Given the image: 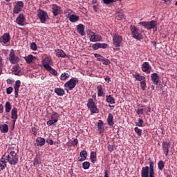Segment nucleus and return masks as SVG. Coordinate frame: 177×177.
Instances as JSON below:
<instances>
[{
  "mask_svg": "<svg viewBox=\"0 0 177 177\" xmlns=\"http://www.w3.org/2000/svg\"><path fill=\"white\" fill-rule=\"evenodd\" d=\"M96 106V104L94 102L93 99L89 98L87 101V107L88 109L91 107H94Z\"/></svg>",
  "mask_w": 177,
  "mask_h": 177,
  "instance_id": "nucleus-34",
  "label": "nucleus"
},
{
  "mask_svg": "<svg viewBox=\"0 0 177 177\" xmlns=\"http://www.w3.org/2000/svg\"><path fill=\"white\" fill-rule=\"evenodd\" d=\"M93 10H95V12H97V10H99V6H97V5H94L93 6Z\"/></svg>",
  "mask_w": 177,
  "mask_h": 177,
  "instance_id": "nucleus-62",
  "label": "nucleus"
},
{
  "mask_svg": "<svg viewBox=\"0 0 177 177\" xmlns=\"http://www.w3.org/2000/svg\"><path fill=\"white\" fill-rule=\"evenodd\" d=\"M78 82V78L72 77L70 80L64 84V86L65 88V91H66L67 92H68V91H73L75 88Z\"/></svg>",
  "mask_w": 177,
  "mask_h": 177,
  "instance_id": "nucleus-3",
  "label": "nucleus"
},
{
  "mask_svg": "<svg viewBox=\"0 0 177 177\" xmlns=\"http://www.w3.org/2000/svg\"><path fill=\"white\" fill-rule=\"evenodd\" d=\"M24 59L26 60L27 64H31L37 57L32 55H28V56L24 57Z\"/></svg>",
  "mask_w": 177,
  "mask_h": 177,
  "instance_id": "nucleus-20",
  "label": "nucleus"
},
{
  "mask_svg": "<svg viewBox=\"0 0 177 177\" xmlns=\"http://www.w3.org/2000/svg\"><path fill=\"white\" fill-rule=\"evenodd\" d=\"M0 131L2 133H7L9 131V127L6 124H1L0 125Z\"/></svg>",
  "mask_w": 177,
  "mask_h": 177,
  "instance_id": "nucleus-28",
  "label": "nucleus"
},
{
  "mask_svg": "<svg viewBox=\"0 0 177 177\" xmlns=\"http://www.w3.org/2000/svg\"><path fill=\"white\" fill-rule=\"evenodd\" d=\"M92 48L94 50H97V49H100L99 43H95L93 44Z\"/></svg>",
  "mask_w": 177,
  "mask_h": 177,
  "instance_id": "nucleus-52",
  "label": "nucleus"
},
{
  "mask_svg": "<svg viewBox=\"0 0 177 177\" xmlns=\"http://www.w3.org/2000/svg\"><path fill=\"white\" fill-rule=\"evenodd\" d=\"M37 17L39 19L41 23H46L48 19V13L41 9L37 10Z\"/></svg>",
  "mask_w": 177,
  "mask_h": 177,
  "instance_id": "nucleus-5",
  "label": "nucleus"
},
{
  "mask_svg": "<svg viewBox=\"0 0 177 177\" xmlns=\"http://www.w3.org/2000/svg\"><path fill=\"white\" fill-rule=\"evenodd\" d=\"M11 118L12 120L13 127H15V124H16V121L17 120V118H18L17 108L16 107L12 108L11 111Z\"/></svg>",
  "mask_w": 177,
  "mask_h": 177,
  "instance_id": "nucleus-13",
  "label": "nucleus"
},
{
  "mask_svg": "<svg viewBox=\"0 0 177 177\" xmlns=\"http://www.w3.org/2000/svg\"><path fill=\"white\" fill-rule=\"evenodd\" d=\"M9 60L11 64H17V63H19L20 60L19 57L16 56V54L15 53V50L13 49H11L10 51Z\"/></svg>",
  "mask_w": 177,
  "mask_h": 177,
  "instance_id": "nucleus-6",
  "label": "nucleus"
},
{
  "mask_svg": "<svg viewBox=\"0 0 177 177\" xmlns=\"http://www.w3.org/2000/svg\"><path fill=\"white\" fill-rule=\"evenodd\" d=\"M141 68H142V71H143V73H146V74H150L151 71V66L149 62H144L142 64Z\"/></svg>",
  "mask_w": 177,
  "mask_h": 177,
  "instance_id": "nucleus-11",
  "label": "nucleus"
},
{
  "mask_svg": "<svg viewBox=\"0 0 177 177\" xmlns=\"http://www.w3.org/2000/svg\"><path fill=\"white\" fill-rule=\"evenodd\" d=\"M100 49H106L108 45L106 43H99Z\"/></svg>",
  "mask_w": 177,
  "mask_h": 177,
  "instance_id": "nucleus-50",
  "label": "nucleus"
},
{
  "mask_svg": "<svg viewBox=\"0 0 177 177\" xmlns=\"http://www.w3.org/2000/svg\"><path fill=\"white\" fill-rule=\"evenodd\" d=\"M107 122L110 127H113V125H114V116H113V114H109L107 118Z\"/></svg>",
  "mask_w": 177,
  "mask_h": 177,
  "instance_id": "nucleus-26",
  "label": "nucleus"
},
{
  "mask_svg": "<svg viewBox=\"0 0 177 177\" xmlns=\"http://www.w3.org/2000/svg\"><path fill=\"white\" fill-rule=\"evenodd\" d=\"M57 56L58 57H66V53H64V51H63V50H59L57 53Z\"/></svg>",
  "mask_w": 177,
  "mask_h": 177,
  "instance_id": "nucleus-43",
  "label": "nucleus"
},
{
  "mask_svg": "<svg viewBox=\"0 0 177 177\" xmlns=\"http://www.w3.org/2000/svg\"><path fill=\"white\" fill-rule=\"evenodd\" d=\"M106 103H109L110 104H115V100L114 99V97L111 95H106Z\"/></svg>",
  "mask_w": 177,
  "mask_h": 177,
  "instance_id": "nucleus-23",
  "label": "nucleus"
},
{
  "mask_svg": "<svg viewBox=\"0 0 177 177\" xmlns=\"http://www.w3.org/2000/svg\"><path fill=\"white\" fill-rule=\"evenodd\" d=\"M115 0H103L104 3L105 5H109V3H113V2H115Z\"/></svg>",
  "mask_w": 177,
  "mask_h": 177,
  "instance_id": "nucleus-56",
  "label": "nucleus"
},
{
  "mask_svg": "<svg viewBox=\"0 0 177 177\" xmlns=\"http://www.w3.org/2000/svg\"><path fill=\"white\" fill-rule=\"evenodd\" d=\"M43 67H44L45 70L49 68L50 67V64H52V59L49 57H46L42 61Z\"/></svg>",
  "mask_w": 177,
  "mask_h": 177,
  "instance_id": "nucleus-16",
  "label": "nucleus"
},
{
  "mask_svg": "<svg viewBox=\"0 0 177 177\" xmlns=\"http://www.w3.org/2000/svg\"><path fill=\"white\" fill-rule=\"evenodd\" d=\"M151 80L153 85H158V81H160V76L157 73H153L151 75Z\"/></svg>",
  "mask_w": 177,
  "mask_h": 177,
  "instance_id": "nucleus-15",
  "label": "nucleus"
},
{
  "mask_svg": "<svg viewBox=\"0 0 177 177\" xmlns=\"http://www.w3.org/2000/svg\"><path fill=\"white\" fill-rule=\"evenodd\" d=\"M139 24L140 26H142L146 30H153L156 26H158V23L156 20H152L151 21H140Z\"/></svg>",
  "mask_w": 177,
  "mask_h": 177,
  "instance_id": "nucleus-4",
  "label": "nucleus"
},
{
  "mask_svg": "<svg viewBox=\"0 0 177 177\" xmlns=\"http://www.w3.org/2000/svg\"><path fill=\"white\" fill-rule=\"evenodd\" d=\"M47 71L49 72L50 74H52V75H54L55 77H57V71L53 69L51 66L46 69Z\"/></svg>",
  "mask_w": 177,
  "mask_h": 177,
  "instance_id": "nucleus-33",
  "label": "nucleus"
},
{
  "mask_svg": "<svg viewBox=\"0 0 177 177\" xmlns=\"http://www.w3.org/2000/svg\"><path fill=\"white\" fill-rule=\"evenodd\" d=\"M124 14L122 13V11L120 10V12L116 13V17L118 18V19H124Z\"/></svg>",
  "mask_w": 177,
  "mask_h": 177,
  "instance_id": "nucleus-48",
  "label": "nucleus"
},
{
  "mask_svg": "<svg viewBox=\"0 0 177 177\" xmlns=\"http://www.w3.org/2000/svg\"><path fill=\"white\" fill-rule=\"evenodd\" d=\"M162 147L164 153L165 154V156H168V153H169V147H171V142L169 141V139L165 140L162 144Z\"/></svg>",
  "mask_w": 177,
  "mask_h": 177,
  "instance_id": "nucleus-8",
  "label": "nucleus"
},
{
  "mask_svg": "<svg viewBox=\"0 0 177 177\" xmlns=\"http://www.w3.org/2000/svg\"><path fill=\"white\" fill-rule=\"evenodd\" d=\"M94 57L97 59L98 62H104V57L100 55V54H94Z\"/></svg>",
  "mask_w": 177,
  "mask_h": 177,
  "instance_id": "nucleus-40",
  "label": "nucleus"
},
{
  "mask_svg": "<svg viewBox=\"0 0 177 177\" xmlns=\"http://www.w3.org/2000/svg\"><path fill=\"white\" fill-rule=\"evenodd\" d=\"M133 78H135L137 81H145L146 80V77L145 76L140 75L139 73H136L134 75H133Z\"/></svg>",
  "mask_w": 177,
  "mask_h": 177,
  "instance_id": "nucleus-27",
  "label": "nucleus"
},
{
  "mask_svg": "<svg viewBox=\"0 0 177 177\" xmlns=\"http://www.w3.org/2000/svg\"><path fill=\"white\" fill-rule=\"evenodd\" d=\"M4 157L10 165H16V164L19 162V157L15 151H10L8 154L7 156L5 155Z\"/></svg>",
  "mask_w": 177,
  "mask_h": 177,
  "instance_id": "nucleus-1",
  "label": "nucleus"
},
{
  "mask_svg": "<svg viewBox=\"0 0 177 177\" xmlns=\"http://www.w3.org/2000/svg\"><path fill=\"white\" fill-rule=\"evenodd\" d=\"M69 20L71 23H77L80 20V17L75 15H71L69 17Z\"/></svg>",
  "mask_w": 177,
  "mask_h": 177,
  "instance_id": "nucleus-29",
  "label": "nucleus"
},
{
  "mask_svg": "<svg viewBox=\"0 0 177 177\" xmlns=\"http://www.w3.org/2000/svg\"><path fill=\"white\" fill-rule=\"evenodd\" d=\"M97 128L100 133H102L103 132V121L99 120L97 123Z\"/></svg>",
  "mask_w": 177,
  "mask_h": 177,
  "instance_id": "nucleus-38",
  "label": "nucleus"
},
{
  "mask_svg": "<svg viewBox=\"0 0 177 177\" xmlns=\"http://www.w3.org/2000/svg\"><path fill=\"white\" fill-rule=\"evenodd\" d=\"M136 127H145V121L142 118L138 119V122L136 123Z\"/></svg>",
  "mask_w": 177,
  "mask_h": 177,
  "instance_id": "nucleus-42",
  "label": "nucleus"
},
{
  "mask_svg": "<svg viewBox=\"0 0 177 177\" xmlns=\"http://www.w3.org/2000/svg\"><path fill=\"white\" fill-rule=\"evenodd\" d=\"M108 151L111 153V151H114V145H108Z\"/></svg>",
  "mask_w": 177,
  "mask_h": 177,
  "instance_id": "nucleus-55",
  "label": "nucleus"
},
{
  "mask_svg": "<svg viewBox=\"0 0 177 177\" xmlns=\"http://www.w3.org/2000/svg\"><path fill=\"white\" fill-rule=\"evenodd\" d=\"M26 20V17L23 13L19 14V15L16 19V23L19 24V26H24V21Z\"/></svg>",
  "mask_w": 177,
  "mask_h": 177,
  "instance_id": "nucleus-14",
  "label": "nucleus"
},
{
  "mask_svg": "<svg viewBox=\"0 0 177 177\" xmlns=\"http://www.w3.org/2000/svg\"><path fill=\"white\" fill-rule=\"evenodd\" d=\"M46 142L48 145H50V146H52V145H53V140L52 139L48 138L46 140Z\"/></svg>",
  "mask_w": 177,
  "mask_h": 177,
  "instance_id": "nucleus-60",
  "label": "nucleus"
},
{
  "mask_svg": "<svg viewBox=\"0 0 177 177\" xmlns=\"http://www.w3.org/2000/svg\"><path fill=\"white\" fill-rule=\"evenodd\" d=\"M10 110H12V104H10V102H6L5 104L6 113H9Z\"/></svg>",
  "mask_w": 177,
  "mask_h": 177,
  "instance_id": "nucleus-36",
  "label": "nucleus"
},
{
  "mask_svg": "<svg viewBox=\"0 0 177 177\" xmlns=\"http://www.w3.org/2000/svg\"><path fill=\"white\" fill-rule=\"evenodd\" d=\"M3 113V105L2 104H0V114Z\"/></svg>",
  "mask_w": 177,
  "mask_h": 177,
  "instance_id": "nucleus-63",
  "label": "nucleus"
},
{
  "mask_svg": "<svg viewBox=\"0 0 177 177\" xmlns=\"http://www.w3.org/2000/svg\"><path fill=\"white\" fill-rule=\"evenodd\" d=\"M57 121H59V120H55L51 118V120L47 121L46 124L47 125H50V127H52V125H55V124H56Z\"/></svg>",
  "mask_w": 177,
  "mask_h": 177,
  "instance_id": "nucleus-45",
  "label": "nucleus"
},
{
  "mask_svg": "<svg viewBox=\"0 0 177 177\" xmlns=\"http://www.w3.org/2000/svg\"><path fill=\"white\" fill-rule=\"evenodd\" d=\"M136 113L138 115H140V114H143V109H138L137 111H136Z\"/></svg>",
  "mask_w": 177,
  "mask_h": 177,
  "instance_id": "nucleus-59",
  "label": "nucleus"
},
{
  "mask_svg": "<svg viewBox=\"0 0 177 177\" xmlns=\"http://www.w3.org/2000/svg\"><path fill=\"white\" fill-rule=\"evenodd\" d=\"M20 85H21V82H20V80H17L15 82V85L14 86L15 97H19V91L20 89Z\"/></svg>",
  "mask_w": 177,
  "mask_h": 177,
  "instance_id": "nucleus-17",
  "label": "nucleus"
},
{
  "mask_svg": "<svg viewBox=\"0 0 177 177\" xmlns=\"http://www.w3.org/2000/svg\"><path fill=\"white\" fill-rule=\"evenodd\" d=\"M88 109H90L91 114H96L99 113V109H97V106H96V105L95 106H91L90 108H88Z\"/></svg>",
  "mask_w": 177,
  "mask_h": 177,
  "instance_id": "nucleus-37",
  "label": "nucleus"
},
{
  "mask_svg": "<svg viewBox=\"0 0 177 177\" xmlns=\"http://www.w3.org/2000/svg\"><path fill=\"white\" fill-rule=\"evenodd\" d=\"M32 134H33L35 136H36V135H37V128L32 127Z\"/></svg>",
  "mask_w": 177,
  "mask_h": 177,
  "instance_id": "nucleus-61",
  "label": "nucleus"
},
{
  "mask_svg": "<svg viewBox=\"0 0 177 177\" xmlns=\"http://www.w3.org/2000/svg\"><path fill=\"white\" fill-rule=\"evenodd\" d=\"M89 167H91V163L89 162L86 161L82 163L83 169H89Z\"/></svg>",
  "mask_w": 177,
  "mask_h": 177,
  "instance_id": "nucleus-44",
  "label": "nucleus"
},
{
  "mask_svg": "<svg viewBox=\"0 0 177 177\" xmlns=\"http://www.w3.org/2000/svg\"><path fill=\"white\" fill-rule=\"evenodd\" d=\"M6 81H7V84H8L9 85L13 84V80L10 79H8Z\"/></svg>",
  "mask_w": 177,
  "mask_h": 177,
  "instance_id": "nucleus-64",
  "label": "nucleus"
},
{
  "mask_svg": "<svg viewBox=\"0 0 177 177\" xmlns=\"http://www.w3.org/2000/svg\"><path fill=\"white\" fill-rule=\"evenodd\" d=\"M77 30L80 35H85V26L83 24H80L77 25Z\"/></svg>",
  "mask_w": 177,
  "mask_h": 177,
  "instance_id": "nucleus-21",
  "label": "nucleus"
},
{
  "mask_svg": "<svg viewBox=\"0 0 177 177\" xmlns=\"http://www.w3.org/2000/svg\"><path fill=\"white\" fill-rule=\"evenodd\" d=\"M52 10L54 16H57V15H62V13H63V10H62V7L56 4L52 5Z\"/></svg>",
  "mask_w": 177,
  "mask_h": 177,
  "instance_id": "nucleus-10",
  "label": "nucleus"
},
{
  "mask_svg": "<svg viewBox=\"0 0 177 177\" xmlns=\"http://www.w3.org/2000/svg\"><path fill=\"white\" fill-rule=\"evenodd\" d=\"M90 158H91V162L95 164V162H96V158H97L96 152L92 151L90 155Z\"/></svg>",
  "mask_w": 177,
  "mask_h": 177,
  "instance_id": "nucleus-35",
  "label": "nucleus"
},
{
  "mask_svg": "<svg viewBox=\"0 0 177 177\" xmlns=\"http://www.w3.org/2000/svg\"><path fill=\"white\" fill-rule=\"evenodd\" d=\"M10 41V35L9 33H4L1 37H0V43L6 44L8 42Z\"/></svg>",
  "mask_w": 177,
  "mask_h": 177,
  "instance_id": "nucleus-12",
  "label": "nucleus"
},
{
  "mask_svg": "<svg viewBox=\"0 0 177 177\" xmlns=\"http://www.w3.org/2000/svg\"><path fill=\"white\" fill-rule=\"evenodd\" d=\"M80 156L81 158H78V161L82 162V161H85L86 160V157H88V152L86 150H82L80 153Z\"/></svg>",
  "mask_w": 177,
  "mask_h": 177,
  "instance_id": "nucleus-18",
  "label": "nucleus"
},
{
  "mask_svg": "<svg viewBox=\"0 0 177 177\" xmlns=\"http://www.w3.org/2000/svg\"><path fill=\"white\" fill-rule=\"evenodd\" d=\"M51 119L53 120H59V117H60V115H59V113H57V112H52L51 113Z\"/></svg>",
  "mask_w": 177,
  "mask_h": 177,
  "instance_id": "nucleus-41",
  "label": "nucleus"
},
{
  "mask_svg": "<svg viewBox=\"0 0 177 177\" xmlns=\"http://www.w3.org/2000/svg\"><path fill=\"white\" fill-rule=\"evenodd\" d=\"M12 73L15 75H20V73H21V70H20V66L15 65L12 68Z\"/></svg>",
  "mask_w": 177,
  "mask_h": 177,
  "instance_id": "nucleus-24",
  "label": "nucleus"
},
{
  "mask_svg": "<svg viewBox=\"0 0 177 177\" xmlns=\"http://www.w3.org/2000/svg\"><path fill=\"white\" fill-rule=\"evenodd\" d=\"M39 160H41V158L37 155L34 160L33 165H39V164H41V161H39Z\"/></svg>",
  "mask_w": 177,
  "mask_h": 177,
  "instance_id": "nucleus-46",
  "label": "nucleus"
},
{
  "mask_svg": "<svg viewBox=\"0 0 177 177\" xmlns=\"http://www.w3.org/2000/svg\"><path fill=\"white\" fill-rule=\"evenodd\" d=\"M134 131L138 136H142V129H139V127H135Z\"/></svg>",
  "mask_w": 177,
  "mask_h": 177,
  "instance_id": "nucleus-49",
  "label": "nucleus"
},
{
  "mask_svg": "<svg viewBox=\"0 0 177 177\" xmlns=\"http://www.w3.org/2000/svg\"><path fill=\"white\" fill-rule=\"evenodd\" d=\"M36 142H37V146H44L45 145V138L39 137L36 139Z\"/></svg>",
  "mask_w": 177,
  "mask_h": 177,
  "instance_id": "nucleus-32",
  "label": "nucleus"
},
{
  "mask_svg": "<svg viewBox=\"0 0 177 177\" xmlns=\"http://www.w3.org/2000/svg\"><path fill=\"white\" fill-rule=\"evenodd\" d=\"M6 159L5 158V155H3L0 159V168L2 171L6 168Z\"/></svg>",
  "mask_w": 177,
  "mask_h": 177,
  "instance_id": "nucleus-22",
  "label": "nucleus"
},
{
  "mask_svg": "<svg viewBox=\"0 0 177 177\" xmlns=\"http://www.w3.org/2000/svg\"><path fill=\"white\" fill-rule=\"evenodd\" d=\"M110 63H111V62H110V59L104 58L103 61V64H104L105 66H109Z\"/></svg>",
  "mask_w": 177,
  "mask_h": 177,
  "instance_id": "nucleus-53",
  "label": "nucleus"
},
{
  "mask_svg": "<svg viewBox=\"0 0 177 177\" xmlns=\"http://www.w3.org/2000/svg\"><path fill=\"white\" fill-rule=\"evenodd\" d=\"M77 145H78V139L75 138L74 139L72 142H71V145L72 146H77Z\"/></svg>",
  "mask_w": 177,
  "mask_h": 177,
  "instance_id": "nucleus-57",
  "label": "nucleus"
},
{
  "mask_svg": "<svg viewBox=\"0 0 177 177\" xmlns=\"http://www.w3.org/2000/svg\"><path fill=\"white\" fill-rule=\"evenodd\" d=\"M102 41V37L100 35H95V33L90 37L91 42H100Z\"/></svg>",
  "mask_w": 177,
  "mask_h": 177,
  "instance_id": "nucleus-19",
  "label": "nucleus"
},
{
  "mask_svg": "<svg viewBox=\"0 0 177 177\" xmlns=\"http://www.w3.org/2000/svg\"><path fill=\"white\" fill-rule=\"evenodd\" d=\"M140 87L142 89V91H146V80H142V82H140Z\"/></svg>",
  "mask_w": 177,
  "mask_h": 177,
  "instance_id": "nucleus-47",
  "label": "nucleus"
},
{
  "mask_svg": "<svg viewBox=\"0 0 177 177\" xmlns=\"http://www.w3.org/2000/svg\"><path fill=\"white\" fill-rule=\"evenodd\" d=\"M67 78H70V73H68V72L62 73V75L59 77L61 81H66L67 80Z\"/></svg>",
  "mask_w": 177,
  "mask_h": 177,
  "instance_id": "nucleus-31",
  "label": "nucleus"
},
{
  "mask_svg": "<svg viewBox=\"0 0 177 177\" xmlns=\"http://www.w3.org/2000/svg\"><path fill=\"white\" fill-rule=\"evenodd\" d=\"M121 42H122V36L118 34H114L113 37V44L116 48L121 46Z\"/></svg>",
  "mask_w": 177,
  "mask_h": 177,
  "instance_id": "nucleus-7",
  "label": "nucleus"
},
{
  "mask_svg": "<svg viewBox=\"0 0 177 177\" xmlns=\"http://www.w3.org/2000/svg\"><path fill=\"white\" fill-rule=\"evenodd\" d=\"M164 167H165V163H164V161L160 160L158 162V168L159 171H162V169H164Z\"/></svg>",
  "mask_w": 177,
  "mask_h": 177,
  "instance_id": "nucleus-39",
  "label": "nucleus"
},
{
  "mask_svg": "<svg viewBox=\"0 0 177 177\" xmlns=\"http://www.w3.org/2000/svg\"><path fill=\"white\" fill-rule=\"evenodd\" d=\"M54 92H55L58 96H63L65 93L64 89L62 88H55Z\"/></svg>",
  "mask_w": 177,
  "mask_h": 177,
  "instance_id": "nucleus-30",
  "label": "nucleus"
},
{
  "mask_svg": "<svg viewBox=\"0 0 177 177\" xmlns=\"http://www.w3.org/2000/svg\"><path fill=\"white\" fill-rule=\"evenodd\" d=\"M130 30L133 38L138 39V41H141V39H143V35H142L140 32L139 28H137L134 25H131Z\"/></svg>",
  "mask_w": 177,
  "mask_h": 177,
  "instance_id": "nucleus-2",
  "label": "nucleus"
},
{
  "mask_svg": "<svg viewBox=\"0 0 177 177\" xmlns=\"http://www.w3.org/2000/svg\"><path fill=\"white\" fill-rule=\"evenodd\" d=\"M87 35H89L90 38L92 37V36L93 35V34L95 33L93 31H92L91 30H88L86 31Z\"/></svg>",
  "mask_w": 177,
  "mask_h": 177,
  "instance_id": "nucleus-58",
  "label": "nucleus"
},
{
  "mask_svg": "<svg viewBox=\"0 0 177 177\" xmlns=\"http://www.w3.org/2000/svg\"><path fill=\"white\" fill-rule=\"evenodd\" d=\"M38 46H37V44L35 43H31L30 44V49H32V50H37Z\"/></svg>",
  "mask_w": 177,
  "mask_h": 177,
  "instance_id": "nucleus-51",
  "label": "nucleus"
},
{
  "mask_svg": "<svg viewBox=\"0 0 177 177\" xmlns=\"http://www.w3.org/2000/svg\"><path fill=\"white\" fill-rule=\"evenodd\" d=\"M7 95H10L13 92V87H8L6 89Z\"/></svg>",
  "mask_w": 177,
  "mask_h": 177,
  "instance_id": "nucleus-54",
  "label": "nucleus"
},
{
  "mask_svg": "<svg viewBox=\"0 0 177 177\" xmlns=\"http://www.w3.org/2000/svg\"><path fill=\"white\" fill-rule=\"evenodd\" d=\"M23 8H24V3L23 1H18L15 4L14 8H13V13L15 15H17L23 10Z\"/></svg>",
  "mask_w": 177,
  "mask_h": 177,
  "instance_id": "nucleus-9",
  "label": "nucleus"
},
{
  "mask_svg": "<svg viewBox=\"0 0 177 177\" xmlns=\"http://www.w3.org/2000/svg\"><path fill=\"white\" fill-rule=\"evenodd\" d=\"M97 96L99 97H101V96H104V91H103V86H102L101 84L98 85L97 86Z\"/></svg>",
  "mask_w": 177,
  "mask_h": 177,
  "instance_id": "nucleus-25",
  "label": "nucleus"
}]
</instances>
